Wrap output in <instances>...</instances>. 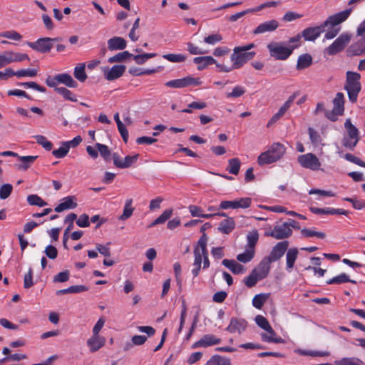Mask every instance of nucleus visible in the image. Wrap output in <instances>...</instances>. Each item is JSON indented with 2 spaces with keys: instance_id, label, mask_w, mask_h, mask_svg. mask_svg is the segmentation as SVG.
I'll list each match as a JSON object with an SVG mask.
<instances>
[{
  "instance_id": "1",
  "label": "nucleus",
  "mask_w": 365,
  "mask_h": 365,
  "mask_svg": "<svg viewBox=\"0 0 365 365\" xmlns=\"http://www.w3.org/2000/svg\"><path fill=\"white\" fill-rule=\"evenodd\" d=\"M255 46L254 43H249L234 48L233 53L230 56L234 69L241 68L245 63L255 57L256 53L255 51H249Z\"/></svg>"
},
{
  "instance_id": "2",
  "label": "nucleus",
  "mask_w": 365,
  "mask_h": 365,
  "mask_svg": "<svg viewBox=\"0 0 365 365\" xmlns=\"http://www.w3.org/2000/svg\"><path fill=\"white\" fill-rule=\"evenodd\" d=\"M286 152V148L280 143H274L268 150L262 153L257 158L259 165L272 164L280 160Z\"/></svg>"
},
{
  "instance_id": "3",
  "label": "nucleus",
  "mask_w": 365,
  "mask_h": 365,
  "mask_svg": "<svg viewBox=\"0 0 365 365\" xmlns=\"http://www.w3.org/2000/svg\"><path fill=\"white\" fill-rule=\"evenodd\" d=\"M344 89L347 91L349 100L354 103L357 101L358 94L361 89L360 83L361 75L356 72L347 71Z\"/></svg>"
},
{
  "instance_id": "4",
  "label": "nucleus",
  "mask_w": 365,
  "mask_h": 365,
  "mask_svg": "<svg viewBox=\"0 0 365 365\" xmlns=\"http://www.w3.org/2000/svg\"><path fill=\"white\" fill-rule=\"evenodd\" d=\"M298 45H290L286 46L283 43L272 42L267 45L271 56L277 60H286L292 53L294 49Z\"/></svg>"
},
{
  "instance_id": "5",
  "label": "nucleus",
  "mask_w": 365,
  "mask_h": 365,
  "mask_svg": "<svg viewBox=\"0 0 365 365\" xmlns=\"http://www.w3.org/2000/svg\"><path fill=\"white\" fill-rule=\"evenodd\" d=\"M46 83L48 87L54 88V89L56 88H58L57 86L58 83L63 84L68 88H75L78 86L77 82L73 80V78L70 74L66 73L57 74L54 76L53 78L48 76L46 79Z\"/></svg>"
},
{
  "instance_id": "6",
  "label": "nucleus",
  "mask_w": 365,
  "mask_h": 365,
  "mask_svg": "<svg viewBox=\"0 0 365 365\" xmlns=\"http://www.w3.org/2000/svg\"><path fill=\"white\" fill-rule=\"evenodd\" d=\"M350 40V35L342 34L329 46L325 48L324 53L330 56L335 55L343 51Z\"/></svg>"
},
{
  "instance_id": "7",
  "label": "nucleus",
  "mask_w": 365,
  "mask_h": 365,
  "mask_svg": "<svg viewBox=\"0 0 365 365\" xmlns=\"http://www.w3.org/2000/svg\"><path fill=\"white\" fill-rule=\"evenodd\" d=\"M59 38L44 37L38 38L35 42H28L27 44L32 49L40 53H48L53 47V42L58 41Z\"/></svg>"
},
{
  "instance_id": "8",
  "label": "nucleus",
  "mask_w": 365,
  "mask_h": 365,
  "mask_svg": "<svg viewBox=\"0 0 365 365\" xmlns=\"http://www.w3.org/2000/svg\"><path fill=\"white\" fill-rule=\"evenodd\" d=\"M292 235V230L285 222L277 224L270 231L265 232L264 235L272 237L276 240H284Z\"/></svg>"
},
{
  "instance_id": "9",
  "label": "nucleus",
  "mask_w": 365,
  "mask_h": 365,
  "mask_svg": "<svg viewBox=\"0 0 365 365\" xmlns=\"http://www.w3.org/2000/svg\"><path fill=\"white\" fill-rule=\"evenodd\" d=\"M297 160L302 167L312 170H318L321 166L318 158L311 153L299 155Z\"/></svg>"
},
{
  "instance_id": "10",
  "label": "nucleus",
  "mask_w": 365,
  "mask_h": 365,
  "mask_svg": "<svg viewBox=\"0 0 365 365\" xmlns=\"http://www.w3.org/2000/svg\"><path fill=\"white\" fill-rule=\"evenodd\" d=\"M252 199L250 197H242L233 201L224 200L220 202V208L227 210L230 208H248L251 205Z\"/></svg>"
},
{
  "instance_id": "11",
  "label": "nucleus",
  "mask_w": 365,
  "mask_h": 365,
  "mask_svg": "<svg viewBox=\"0 0 365 365\" xmlns=\"http://www.w3.org/2000/svg\"><path fill=\"white\" fill-rule=\"evenodd\" d=\"M351 13V9H348L336 14L330 16L324 23L323 26L327 27L331 26L332 27L336 26L345 21Z\"/></svg>"
},
{
  "instance_id": "12",
  "label": "nucleus",
  "mask_w": 365,
  "mask_h": 365,
  "mask_svg": "<svg viewBox=\"0 0 365 365\" xmlns=\"http://www.w3.org/2000/svg\"><path fill=\"white\" fill-rule=\"evenodd\" d=\"M289 246L288 241H282L278 242L272 249L269 256L265 257L267 259H269L270 262L279 260L285 253Z\"/></svg>"
},
{
  "instance_id": "13",
  "label": "nucleus",
  "mask_w": 365,
  "mask_h": 365,
  "mask_svg": "<svg viewBox=\"0 0 365 365\" xmlns=\"http://www.w3.org/2000/svg\"><path fill=\"white\" fill-rule=\"evenodd\" d=\"M221 343V339L215 336L213 334H205L197 341L192 345V349L199 347H208L210 346L219 344Z\"/></svg>"
},
{
  "instance_id": "14",
  "label": "nucleus",
  "mask_w": 365,
  "mask_h": 365,
  "mask_svg": "<svg viewBox=\"0 0 365 365\" xmlns=\"http://www.w3.org/2000/svg\"><path fill=\"white\" fill-rule=\"evenodd\" d=\"M126 69L124 65H115L111 68L104 69L105 78L108 81H114L123 75Z\"/></svg>"
},
{
  "instance_id": "15",
  "label": "nucleus",
  "mask_w": 365,
  "mask_h": 365,
  "mask_svg": "<svg viewBox=\"0 0 365 365\" xmlns=\"http://www.w3.org/2000/svg\"><path fill=\"white\" fill-rule=\"evenodd\" d=\"M325 27L323 26V24L319 26L309 27L303 30L302 36L306 41H313L317 39L324 31Z\"/></svg>"
},
{
  "instance_id": "16",
  "label": "nucleus",
  "mask_w": 365,
  "mask_h": 365,
  "mask_svg": "<svg viewBox=\"0 0 365 365\" xmlns=\"http://www.w3.org/2000/svg\"><path fill=\"white\" fill-rule=\"evenodd\" d=\"M247 326V322L243 319L232 318L230 324L226 330L230 333H241L244 331Z\"/></svg>"
},
{
  "instance_id": "17",
  "label": "nucleus",
  "mask_w": 365,
  "mask_h": 365,
  "mask_svg": "<svg viewBox=\"0 0 365 365\" xmlns=\"http://www.w3.org/2000/svg\"><path fill=\"white\" fill-rule=\"evenodd\" d=\"M106 338L100 335H92L87 340V346L91 352L93 353L98 351L106 344Z\"/></svg>"
},
{
  "instance_id": "18",
  "label": "nucleus",
  "mask_w": 365,
  "mask_h": 365,
  "mask_svg": "<svg viewBox=\"0 0 365 365\" xmlns=\"http://www.w3.org/2000/svg\"><path fill=\"white\" fill-rule=\"evenodd\" d=\"M279 26V22L277 20H270L260 24L253 31L254 34H260L266 32H272L276 30Z\"/></svg>"
},
{
  "instance_id": "19",
  "label": "nucleus",
  "mask_w": 365,
  "mask_h": 365,
  "mask_svg": "<svg viewBox=\"0 0 365 365\" xmlns=\"http://www.w3.org/2000/svg\"><path fill=\"white\" fill-rule=\"evenodd\" d=\"M270 260L265 257L260 262L257 268L252 270L260 280L264 279L270 270Z\"/></svg>"
},
{
  "instance_id": "20",
  "label": "nucleus",
  "mask_w": 365,
  "mask_h": 365,
  "mask_svg": "<svg viewBox=\"0 0 365 365\" xmlns=\"http://www.w3.org/2000/svg\"><path fill=\"white\" fill-rule=\"evenodd\" d=\"M310 210L312 213L317 215H347L349 211L343 209H334V208H318L312 207Z\"/></svg>"
},
{
  "instance_id": "21",
  "label": "nucleus",
  "mask_w": 365,
  "mask_h": 365,
  "mask_svg": "<svg viewBox=\"0 0 365 365\" xmlns=\"http://www.w3.org/2000/svg\"><path fill=\"white\" fill-rule=\"evenodd\" d=\"M62 200L63 202L54 209L56 212H61L63 210L73 209L77 207V203L75 202L76 197L74 196L66 197Z\"/></svg>"
},
{
  "instance_id": "22",
  "label": "nucleus",
  "mask_w": 365,
  "mask_h": 365,
  "mask_svg": "<svg viewBox=\"0 0 365 365\" xmlns=\"http://www.w3.org/2000/svg\"><path fill=\"white\" fill-rule=\"evenodd\" d=\"M126 45V41L122 37L114 36L108 41V48L110 51L123 50Z\"/></svg>"
},
{
  "instance_id": "23",
  "label": "nucleus",
  "mask_w": 365,
  "mask_h": 365,
  "mask_svg": "<svg viewBox=\"0 0 365 365\" xmlns=\"http://www.w3.org/2000/svg\"><path fill=\"white\" fill-rule=\"evenodd\" d=\"M235 227V222L232 217H227L219 224L217 230L223 234L228 235L232 232Z\"/></svg>"
},
{
  "instance_id": "24",
  "label": "nucleus",
  "mask_w": 365,
  "mask_h": 365,
  "mask_svg": "<svg viewBox=\"0 0 365 365\" xmlns=\"http://www.w3.org/2000/svg\"><path fill=\"white\" fill-rule=\"evenodd\" d=\"M222 264L227 267L233 274H239L244 273L245 269L243 265L237 263L233 259H225L222 260Z\"/></svg>"
},
{
  "instance_id": "25",
  "label": "nucleus",
  "mask_w": 365,
  "mask_h": 365,
  "mask_svg": "<svg viewBox=\"0 0 365 365\" xmlns=\"http://www.w3.org/2000/svg\"><path fill=\"white\" fill-rule=\"evenodd\" d=\"M344 127L347 132V135L345 136L352 138L355 140V143H358L360 139L359 131L358 128L351 123L349 118L346 120Z\"/></svg>"
},
{
  "instance_id": "26",
  "label": "nucleus",
  "mask_w": 365,
  "mask_h": 365,
  "mask_svg": "<svg viewBox=\"0 0 365 365\" xmlns=\"http://www.w3.org/2000/svg\"><path fill=\"white\" fill-rule=\"evenodd\" d=\"M193 62L197 65V70L202 71L207 66L216 63V60L210 56H205L194 58Z\"/></svg>"
},
{
  "instance_id": "27",
  "label": "nucleus",
  "mask_w": 365,
  "mask_h": 365,
  "mask_svg": "<svg viewBox=\"0 0 365 365\" xmlns=\"http://www.w3.org/2000/svg\"><path fill=\"white\" fill-rule=\"evenodd\" d=\"M344 96L342 93H337L333 100L334 112L337 114H344Z\"/></svg>"
},
{
  "instance_id": "28",
  "label": "nucleus",
  "mask_w": 365,
  "mask_h": 365,
  "mask_svg": "<svg viewBox=\"0 0 365 365\" xmlns=\"http://www.w3.org/2000/svg\"><path fill=\"white\" fill-rule=\"evenodd\" d=\"M298 250L297 248H290L286 254V269L289 272L292 270L294 262L297 258Z\"/></svg>"
},
{
  "instance_id": "29",
  "label": "nucleus",
  "mask_w": 365,
  "mask_h": 365,
  "mask_svg": "<svg viewBox=\"0 0 365 365\" xmlns=\"http://www.w3.org/2000/svg\"><path fill=\"white\" fill-rule=\"evenodd\" d=\"M255 322L260 328L267 331L268 334H270L272 335H276V332L272 328L267 319L263 316L257 315L255 317Z\"/></svg>"
},
{
  "instance_id": "30",
  "label": "nucleus",
  "mask_w": 365,
  "mask_h": 365,
  "mask_svg": "<svg viewBox=\"0 0 365 365\" xmlns=\"http://www.w3.org/2000/svg\"><path fill=\"white\" fill-rule=\"evenodd\" d=\"M312 63V57L308 54H302L299 56L297 63V69L302 70L308 68Z\"/></svg>"
},
{
  "instance_id": "31",
  "label": "nucleus",
  "mask_w": 365,
  "mask_h": 365,
  "mask_svg": "<svg viewBox=\"0 0 365 365\" xmlns=\"http://www.w3.org/2000/svg\"><path fill=\"white\" fill-rule=\"evenodd\" d=\"M54 91L62 96L65 100L70 101L71 102L78 101L76 96L65 87L56 88Z\"/></svg>"
},
{
  "instance_id": "32",
  "label": "nucleus",
  "mask_w": 365,
  "mask_h": 365,
  "mask_svg": "<svg viewBox=\"0 0 365 365\" xmlns=\"http://www.w3.org/2000/svg\"><path fill=\"white\" fill-rule=\"evenodd\" d=\"M345 282H351L352 284H356V282L355 280H352L349 279V277L345 274L342 273L338 276H336L329 280L327 281V284H340Z\"/></svg>"
},
{
  "instance_id": "33",
  "label": "nucleus",
  "mask_w": 365,
  "mask_h": 365,
  "mask_svg": "<svg viewBox=\"0 0 365 365\" xmlns=\"http://www.w3.org/2000/svg\"><path fill=\"white\" fill-rule=\"evenodd\" d=\"M350 49L354 55L361 56L365 53V36L356 43L351 45Z\"/></svg>"
},
{
  "instance_id": "34",
  "label": "nucleus",
  "mask_w": 365,
  "mask_h": 365,
  "mask_svg": "<svg viewBox=\"0 0 365 365\" xmlns=\"http://www.w3.org/2000/svg\"><path fill=\"white\" fill-rule=\"evenodd\" d=\"M336 365H365V363L356 357H344L336 361Z\"/></svg>"
},
{
  "instance_id": "35",
  "label": "nucleus",
  "mask_w": 365,
  "mask_h": 365,
  "mask_svg": "<svg viewBox=\"0 0 365 365\" xmlns=\"http://www.w3.org/2000/svg\"><path fill=\"white\" fill-rule=\"evenodd\" d=\"M173 209L165 210L158 218H156L150 225L149 227H154L159 224L165 223L173 215Z\"/></svg>"
},
{
  "instance_id": "36",
  "label": "nucleus",
  "mask_w": 365,
  "mask_h": 365,
  "mask_svg": "<svg viewBox=\"0 0 365 365\" xmlns=\"http://www.w3.org/2000/svg\"><path fill=\"white\" fill-rule=\"evenodd\" d=\"M241 163L238 158H232L228 161V167L227 170L232 175H237L240 171Z\"/></svg>"
},
{
  "instance_id": "37",
  "label": "nucleus",
  "mask_w": 365,
  "mask_h": 365,
  "mask_svg": "<svg viewBox=\"0 0 365 365\" xmlns=\"http://www.w3.org/2000/svg\"><path fill=\"white\" fill-rule=\"evenodd\" d=\"M132 199H128L125 202L124 208H123V214L119 217V220H125L128 219L133 214V207H132Z\"/></svg>"
},
{
  "instance_id": "38",
  "label": "nucleus",
  "mask_w": 365,
  "mask_h": 365,
  "mask_svg": "<svg viewBox=\"0 0 365 365\" xmlns=\"http://www.w3.org/2000/svg\"><path fill=\"white\" fill-rule=\"evenodd\" d=\"M96 147L98 149L101 156L106 160L110 161L111 157V153L108 147L104 144L96 143Z\"/></svg>"
},
{
  "instance_id": "39",
  "label": "nucleus",
  "mask_w": 365,
  "mask_h": 365,
  "mask_svg": "<svg viewBox=\"0 0 365 365\" xmlns=\"http://www.w3.org/2000/svg\"><path fill=\"white\" fill-rule=\"evenodd\" d=\"M86 65L84 63L76 66L74 68V77L81 82H84L87 78V75L85 72Z\"/></svg>"
},
{
  "instance_id": "40",
  "label": "nucleus",
  "mask_w": 365,
  "mask_h": 365,
  "mask_svg": "<svg viewBox=\"0 0 365 365\" xmlns=\"http://www.w3.org/2000/svg\"><path fill=\"white\" fill-rule=\"evenodd\" d=\"M259 240V234L257 230H255L250 232L247 236V248L255 251V245Z\"/></svg>"
},
{
  "instance_id": "41",
  "label": "nucleus",
  "mask_w": 365,
  "mask_h": 365,
  "mask_svg": "<svg viewBox=\"0 0 365 365\" xmlns=\"http://www.w3.org/2000/svg\"><path fill=\"white\" fill-rule=\"evenodd\" d=\"M19 160L22 162V164L19 165V169L26 170L36 160L37 156L28 155V156H19Z\"/></svg>"
},
{
  "instance_id": "42",
  "label": "nucleus",
  "mask_w": 365,
  "mask_h": 365,
  "mask_svg": "<svg viewBox=\"0 0 365 365\" xmlns=\"http://www.w3.org/2000/svg\"><path fill=\"white\" fill-rule=\"evenodd\" d=\"M209 361L210 365H231L230 359L220 355L212 356Z\"/></svg>"
},
{
  "instance_id": "43",
  "label": "nucleus",
  "mask_w": 365,
  "mask_h": 365,
  "mask_svg": "<svg viewBox=\"0 0 365 365\" xmlns=\"http://www.w3.org/2000/svg\"><path fill=\"white\" fill-rule=\"evenodd\" d=\"M254 255L255 251L252 250V249L247 248L245 252L239 254L237 256V259L238 261L241 262L247 263L252 259Z\"/></svg>"
},
{
  "instance_id": "44",
  "label": "nucleus",
  "mask_w": 365,
  "mask_h": 365,
  "mask_svg": "<svg viewBox=\"0 0 365 365\" xmlns=\"http://www.w3.org/2000/svg\"><path fill=\"white\" fill-rule=\"evenodd\" d=\"M133 54L130 53L128 51H125L121 53H118L114 55L112 57L108 58V62L112 63L115 62H123L126 60L128 58L131 57Z\"/></svg>"
},
{
  "instance_id": "45",
  "label": "nucleus",
  "mask_w": 365,
  "mask_h": 365,
  "mask_svg": "<svg viewBox=\"0 0 365 365\" xmlns=\"http://www.w3.org/2000/svg\"><path fill=\"white\" fill-rule=\"evenodd\" d=\"M157 54L155 53H144L143 54L132 56L135 63L138 65H142L145 63L146 61H148L149 58H153L156 56Z\"/></svg>"
},
{
  "instance_id": "46",
  "label": "nucleus",
  "mask_w": 365,
  "mask_h": 365,
  "mask_svg": "<svg viewBox=\"0 0 365 365\" xmlns=\"http://www.w3.org/2000/svg\"><path fill=\"white\" fill-rule=\"evenodd\" d=\"M27 202L31 205H36L38 207H43L47 205V203L37 195H29L27 197Z\"/></svg>"
},
{
  "instance_id": "47",
  "label": "nucleus",
  "mask_w": 365,
  "mask_h": 365,
  "mask_svg": "<svg viewBox=\"0 0 365 365\" xmlns=\"http://www.w3.org/2000/svg\"><path fill=\"white\" fill-rule=\"evenodd\" d=\"M68 151L69 146L63 142L59 148L52 151V154L57 158H62L68 154Z\"/></svg>"
},
{
  "instance_id": "48",
  "label": "nucleus",
  "mask_w": 365,
  "mask_h": 365,
  "mask_svg": "<svg viewBox=\"0 0 365 365\" xmlns=\"http://www.w3.org/2000/svg\"><path fill=\"white\" fill-rule=\"evenodd\" d=\"M163 58L173 63L183 62L186 56L183 54L168 53L163 55Z\"/></svg>"
},
{
  "instance_id": "49",
  "label": "nucleus",
  "mask_w": 365,
  "mask_h": 365,
  "mask_svg": "<svg viewBox=\"0 0 365 365\" xmlns=\"http://www.w3.org/2000/svg\"><path fill=\"white\" fill-rule=\"evenodd\" d=\"M38 144L42 145V147L46 150H51L53 147L51 142L48 141L46 138L41 135H37L34 136Z\"/></svg>"
},
{
  "instance_id": "50",
  "label": "nucleus",
  "mask_w": 365,
  "mask_h": 365,
  "mask_svg": "<svg viewBox=\"0 0 365 365\" xmlns=\"http://www.w3.org/2000/svg\"><path fill=\"white\" fill-rule=\"evenodd\" d=\"M165 86L170 88H181L187 87L185 77L166 82Z\"/></svg>"
},
{
  "instance_id": "51",
  "label": "nucleus",
  "mask_w": 365,
  "mask_h": 365,
  "mask_svg": "<svg viewBox=\"0 0 365 365\" xmlns=\"http://www.w3.org/2000/svg\"><path fill=\"white\" fill-rule=\"evenodd\" d=\"M301 233L304 237H317L320 239H324L326 236L324 232H316L307 228L302 229Z\"/></svg>"
},
{
  "instance_id": "52",
  "label": "nucleus",
  "mask_w": 365,
  "mask_h": 365,
  "mask_svg": "<svg viewBox=\"0 0 365 365\" xmlns=\"http://www.w3.org/2000/svg\"><path fill=\"white\" fill-rule=\"evenodd\" d=\"M246 91L244 87L241 86H237L234 87L232 91L226 94L227 98H238L243 96Z\"/></svg>"
},
{
  "instance_id": "53",
  "label": "nucleus",
  "mask_w": 365,
  "mask_h": 365,
  "mask_svg": "<svg viewBox=\"0 0 365 365\" xmlns=\"http://www.w3.org/2000/svg\"><path fill=\"white\" fill-rule=\"evenodd\" d=\"M266 299L267 297L264 294H257L252 299V305L255 308L260 309L262 307L263 304H264Z\"/></svg>"
},
{
  "instance_id": "54",
  "label": "nucleus",
  "mask_w": 365,
  "mask_h": 365,
  "mask_svg": "<svg viewBox=\"0 0 365 365\" xmlns=\"http://www.w3.org/2000/svg\"><path fill=\"white\" fill-rule=\"evenodd\" d=\"M0 60L3 66L14 62V52L8 51L3 54H0Z\"/></svg>"
},
{
  "instance_id": "55",
  "label": "nucleus",
  "mask_w": 365,
  "mask_h": 365,
  "mask_svg": "<svg viewBox=\"0 0 365 365\" xmlns=\"http://www.w3.org/2000/svg\"><path fill=\"white\" fill-rule=\"evenodd\" d=\"M139 155L138 154L134 155H128L126 156L124 160H123V165H121V169L123 168H128L135 164L138 159Z\"/></svg>"
},
{
  "instance_id": "56",
  "label": "nucleus",
  "mask_w": 365,
  "mask_h": 365,
  "mask_svg": "<svg viewBox=\"0 0 365 365\" xmlns=\"http://www.w3.org/2000/svg\"><path fill=\"white\" fill-rule=\"evenodd\" d=\"M13 186L11 184H4L0 187V198L6 199L11 195Z\"/></svg>"
},
{
  "instance_id": "57",
  "label": "nucleus",
  "mask_w": 365,
  "mask_h": 365,
  "mask_svg": "<svg viewBox=\"0 0 365 365\" xmlns=\"http://www.w3.org/2000/svg\"><path fill=\"white\" fill-rule=\"evenodd\" d=\"M34 285L33 282V269L29 268L28 272L24 275V287L25 289H29Z\"/></svg>"
},
{
  "instance_id": "58",
  "label": "nucleus",
  "mask_w": 365,
  "mask_h": 365,
  "mask_svg": "<svg viewBox=\"0 0 365 365\" xmlns=\"http://www.w3.org/2000/svg\"><path fill=\"white\" fill-rule=\"evenodd\" d=\"M187 50L192 55L205 54L207 53V51L200 48L191 42L187 43Z\"/></svg>"
},
{
  "instance_id": "59",
  "label": "nucleus",
  "mask_w": 365,
  "mask_h": 365,
  "mask_svg": "<svg viewBox=\"0 0 365 365\" xmlns=\"http://www.w3.org/2000/svg\"><path fill=\"white\" fill-rule=\"evenodd\" d=\"M276 335H272L270 334L263 333L261 334L262 339L266 342H273V343H283L284 339L280 336L276 337Z\"/></svg>"
},
{
  "instance_id": "60",
  "label": "nucleus",
  "mask_w": 365,
  "mask_h": 365,
  "mask_svg": "<svg viewBox=\"0 0 365 365\" xmlns=\"http://www.w3.org/2000/svg\"><path fill=\"white\" fill-rule=\"evenodd\" d=\"M260 279H258L257 276L255 274V272H253L252 271V272L250 273V274L246 278H245L244 279V282H245V285L247 287H254L257 282L258 281H259Z\"/></svg>"
},
{
  "instance_id": "61",
  "label": "nucleus",
  "mask_w": 365,
  "mask_h": 365,
  "mask_svg": "<svg viewBox=\"0 0 365 365\" xmlns=\"http://www.w3.org/2000/svg\"><path fill=\"white\" fill-rule=\"evenodd\" d=\"M0 36L14 41H20L22 38L21 35L15 31H4L0 34Z\"/></svg>"
},
{
  "instance_id": "62",
  "label": "nucleus",
  "mask_w": 365,
  "mask_h": 365,
  "mask_svg": "<svg viewBox=\"0 0 365 365\" xmlns=\"http://www.w3.org/2000/svg\"><path fill=\"white\" fill-rule=\"evenodd\" d=\"M207 237L206 234L203 233L198 240L197 245H196V247H198L200 248L202 254L208 253L207 250Z\"/></svg>"
},
{
  "instance_id": "63",
  "label": "nucleus",
  "mask_w": 365,
  "mask_h": 365,
  "mask_svg": "<svg viewBox=\"0 0 365 365\" xmlns=\"http://www.w3.org/2000/svg\"><path fill=\"white\" fill-rule=\"evenodd\" d=\"M344 158L352 163H354L359 166H361V167H363V168H365V163L364 161H362L360 158H359L358 157L351 154V153H346L344 155Z\"/></svg>"
},
{
  "instance_id": "64",
  "label": "nucleus",
  "mask_w": 365,
  "mask_h": 365,
  "mask_svg": "<svg viewBox=\"0 0 365 365\" xmlns=\"http://www.w3.org/2000/svg\"><path fill=\"white\" fill-rule=\"evenodd\" d=\"M70 272L68 270H66L59 272L53 277V282H65L69 279Z\"/></svg>"
}]
</instances>
